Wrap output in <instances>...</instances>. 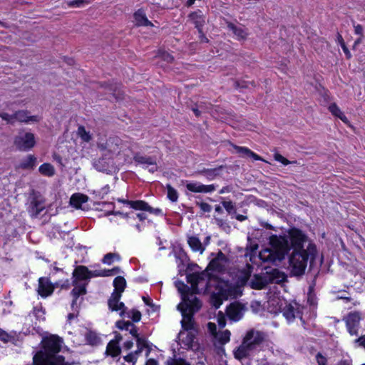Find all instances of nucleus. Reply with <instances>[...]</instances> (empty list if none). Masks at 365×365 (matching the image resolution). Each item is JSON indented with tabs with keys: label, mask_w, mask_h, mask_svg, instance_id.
I'll list each match as a JSON object with an SVG mask.
<instances>
[{
	"label": "nucleus",
	"mask_w": 365,
	"mask_h": 365,
	"mask_svg": "<svg viewBox=\"0 0 365 365\" xmlns=\"http://www.w3.org/2000/svg\"><path fill=\"white\" fill-rule=\"evenodd\" d=\"M116 327L121 330H128L130 326H133V322H130L129 321L125 322V321H118L115 324Z\"/></svg>",
	"instance_id": "nucleus-47"
},
{
	"label": "nucleus",
	"mask_w": 365,
	"mask_h": 365,
	"mask_svg": "<svg viewBox=\"0 0 365 365\" xmlns=\"http://www.w3.org/2000/svg\"><path fill=\"white\" fill-rule=\"evenodd\" d=\"M222 204L228 213L235 212V207L231 201H223Z\"/></svg>",
	"instance_id": "nucleus-50"
},
{
	"label": "nucleus",
	"mask_w": 365,
	"mask_h": 365,
	"mask_svg": "<svg viewBox=\"0 0 365 365\" xmlns=\"http://www.w3.org/2000/svg\"><path fill=\"white\" fill-rule=\"evenodd\" d=\"M53 289L54 287L48 279L43 277H41L38 279V293L39 295L43 297H46L53 293Z\"/></svg>",
	"instance_id": "nucleus-18"
},
{
	"label": "nucleus",
	"mask_w": 365,
	"mask_h": 365,
	"mask_svg": "<svg viewBox=\"0 0 365 365\" xmlns=\"http://www.w3.org/2000/svg\"><path fill=\"white\" fill-rule=\"evenodd\" d=\"M142 299L146 305L150 307H155V304L152 302L151 299L148 297L143 296Z\"/></svg>",
	"instance_id": "nucleus-60"
},
{
	"label": "nucleus",
	"mask_w": 365,
	"mask_h": 365,
	"mask_svg": "<svg viewBox=\"0 0 365 365\" xmlns=\"http://www.w3.org/2000/svg\"><path fill=\"white\" fill-rule=\"evenodd\" d=\"M129 205L132 208L135 210L153 212V207H151L147 202L142 200L130 201Z\"/></svg>",
	"instance_id": "nucleus-32"
},
{
	"label": "nucleus",
	"mask_w": 365,
	"mask_h": 365,
	"mask_svg": "<svg viewBox=\"0 0 365 365\" xmlns=\"http://www.w3.org/2000/svg\"><path fill=\"white\" fill-rule=\"evenodd\" d=\"M88 4L87 0H73L67 2L70 7H82Z\"/></svg>",
	"instance_id": "nucleus-43"
},
{
	"label": "nucleus",
	"mask_w": 365,
	"mask_h": 365,
	"mask_svg": "<svg viewBox=\"0 0 365 365\" xmlns=\"http://www.w3.org/2000/svg\"><path fill=\"white\" fill-rule=\"evenodd\" d=\"M202 304L197 297H193L191 302H181L178 305V309L180 311L182 316L181 324L184 330L193 329V315L200 310Z\"/></svg>",
	"instance_id": "nucleus-6"
},
{
	"label": "nucleus",
	"mask_w": 365,
	"mask_h": 365,
	"mask_svg": "<svg viewBox=\"0 0 365 365\" xmlns=\"http://www.w3.org/2000/svg\"><path fill=\"white\" fill-rule=\"evenodd\" d=\"M38 170L41 174L45 176L51 177L55 174V169L53 166L50 163L42 164L39 167Z\"/></svg>",
	"instance_id": "nucleus-35"
},
{
	"label": "nucleus",
	"mask_w": 365,
	"mask_h": 365,
	"mask_svg": "<svg viewBox=\"0 0 365 365\" xmlns=\"http://www.w3.org/2000/svg\"><path fill=\"white\" fill-rule=\"evenodd\" d=\"M135 353H130L127 356H124V360L127 363L124 365H135L136 361V358L135 356Z\"/></svg>",
	"instance_id": "nucleus-49"
},
{
	"label": "nucleus",
	"mask_w": 365,
	"mask_h": 365,
	"mask_svg": "<svg viewBox=\"0 0 365 365\" xmlns=\"http://www.w3.org/2000/svg\"><path fill=\"white\" fill-rule=\"evenodd\" d=\"M134 19L137 26H153V24L146 17L145 11L140 9L134 13Z\"/></svg>",
	"instance_id": "nucleus-23"
},
{
	"label": "nucleus",
	"mask_w": 365,
	"mask_h": 365,
	"mask_svg": "<svg viewBox=\"0 0 365 365\" xmlns=\"http://www.w3.org/2000/svg\"><path fill=\"white\" fill-rule=\"evenodd\" d=\"M264 338L265 334L262 331L255 329L248 331L242 344L234 352L235 357L239 360L248 357L250 353L264 341Z\"/></svg>",
	"instance_id": "nucleus-4"
},
{
	"label": "nucleus",
	"mask_w": 365,
	"mask_h": 365,
	"mask_svg": "<svg viewBox=\"0 0 365 365\" xmlns=\"http://www.w3.org/2000/svg\"><path fill=\"white\" fill-rule=\"evenodd\" d=\"M283 315L289 321H293L295 318L302 319V312L300 307L297 303L289 304L283 309Z\"/></svg>",
	"instance_id": "nucleus-15"
},
{
	"label": "nucleus",
	"mask_w": 365,
	"mask_h": 365,
	"mask_svg": "<svg viewBox=\"0 0 365 365\" xmlns=\"http://www.w3.org/2000/svg\"><path fill=\"white\" fill-rule=\"evenodd\" d=\"M188 244L191 249L195 252H200L202 254L205 250V247L201 243L198 237L192 236L188 238Z\"/></svg>",
	"instance_id": "nucleus-28"
},
{
	"label": "nucleus",
	"mask_w": 365,
	"mask_h": 365,
	"mask_svg": "<svg viewBox=\"0 0 365 365\" xmlns=\"http://www.w3.org/2000/svg\"><path fill=\"white\" fill-rule=\"evenodd\" d=\"M257 248H258L257 244H254V245L250 244V247H248V246L247 247V250H250L251 254L255 253Z\"/></svg>",
	"instance_id": "nucleus-63"
},
{
	"label": "nucleus",
	"mask_w": 365,
	"mask_h": 365,
	"mask_svg": "<svg viewBox=\"0 0 365 365\" xmlns=\"http://www.w3.org/2000/svg\"><path fill=\"white\" fill-rule=\"evenodd\" d=\"M264 272L254 274L249 286L254 289H262L269 284H280L286 280L287 276L277 269H265Z\"/></svg>",
	"instance_id": "nucleus-3"
},
{
	"label": "nucleus",
	"mask_w": 365,
	"mask_h": 365,
	"mask_svg": "<svg viewBox=\"0 0 365 365\" xmlns=\"http://www.w3.org/2000/svg\"><path fill=\"white\" fill-rule=\"evenodd\" d=\"M114 258L119 259V255L115 253H108L103 257L102 262L104 264H111Z\"/></svg>",
	"instance_id": "nucleus-44"
},
{
	"label": "nucleus",
	"mask_w": 365,
	"mask_h": 365,
	"mask_svg": "<svg viewBox=\"0 0 365 365\" xmlns=\"http://www.w3.org/2000/svg\"><path fill=\"white\" fill-rule=\"evenodd\" d=\"M187 281L191 284L193 294L198 293V287L207 289L214 287L210 295V304L216 309L219 308L224 300L230 296H236L240 293L239 289L232 287L227 281L220 279L215 274L208 273L207 269L201 272H195L187 275Z\"/></svg>",
	"instance_id": "nucleus-1"
},
{
	"label": "nucleus",
	"mask_w": 365,
	"mask_h": 365,
	"mask_svg": "<svg viewBox=\"0 0 365 365\" xmlns=\"http://www.w3.org/2000/svg\"><path fill=\"white\" fill-rule=\"evenodd\" d=\"M361 320V314L359 312L349 313L346 317V324L351 335H357V328Z\"/></svg>",
	"instance_id": "nucleus-13"
},
{
	"label": "nucleus",
	"mask_w": 365,
	"mask_h": 365,
	"mask_svg": "<svg viewBox=\"0 0 365 365\" xmlns=\"http://www.w3.org/2000/svg\"><path fill=\"white\" fill-rule=\"evenodd\" d=\"M207 328L210 334L215 337V335L218 333L217 332V326L215 323L209 322L207 324Z\"/></svg>",
	"instance_id": "nucleus-54"
},
{
	"label": "nucleus",
	"mask_w": 365,
	"mask_h": 365,
	"mask_svg": "<svg viewBox=\"0 0 365 365\" xmlns=\"http://www.w3.org/2000/svg\"><path fill=\"white\" fill-rule=\"evenodd\" d=\"M274 160L282 163L283 165H287L291 163L289 160L283 157L282 155L279 153H276L274 155Z\"/></svg>",
	"instance_id": "nucleus-52"
},
{
	"label": "nucleus",
	"mask_w": 365,
	"mask_h": 365,
	"mask_svg": "<svg viewBox=\"0 0 365 365\" xmlns=\"http://www.w3.org/2000/svg\"><path fill=\"white\" fill-rule=\"evenodd\" d=\"M90 270L86 266H77L73 272V285H76L79 281L88 280L91 279Z\"/></svg>",
	"instance_id": "nucleus-17"
},
{
	"label": "nucleus",
	"mask_w": 365,
	"mask_h": 365,
	"mask_svg": "<svg viewBox=\"0 0 365 365\" xmlns=\"http://www.w3.org/2000/svg\"><path fill=\"white\" fill-rule=\"evenodd\" d=\"M197 205L203 212H209L211 211L212 207L207 202H197Z\"/></svg>",
	"instance_id": "nucleus-53"
},
{
	"label": "nucleus",
	"mask_w": 365,
	"mask_h": 365,
	"mask_svg": "<svg viewBox=\"0 0 365 365\" xmlns=\"http://www.w3.org/2000/svg\"><path fill=\"white\" fill-rule=\"evenodd\" d=\"M78 135L84 142H89L91 140V135L87 132L84 126L81 125L78 128Z\"/></svg>",
	"instance_id": "nucleus-39"
},
{
	"label": "nucleus",
	"mask_w": 365,
	"mask_h": 365,
	"mask_svg": "<svg viewBox=\"0 0 365 365\" xmlns=\"http://www.w3.org/2000/svg\"><path fill=\"white\" fill-rule=\"evenodd\" d=\"M0 118L2 120L6 121L7 123H9L11 125L15 123L14 114L9 115L7 113L0 112Z\"/></svg>",
	"instance_id": "nucleus-45"
},
{
	"label": "nucleus",
	"mask_w": 365,
	"mask_h": 365,
	"mask_svg": "<svg viewBox=\"0 0 365 365\" xmlns=\"http://www.w3.org/2000/svg\"><path fill=\"white\" fill-rule=\"evenodd\" d=\"M129 331H130V334L133 336L136 339H138V337H140L138 334V329L137 327L134 325V324L133 323V326H130V328H129Z\"/></svg>",
	"instance_id": "nucleus-57"
},
{
	"label": "nucleus",
	"mask_w": 365,
	"mask_h": 365,
	"mask_svg": "<svg viewBox=\"0 0 365 365\" xmlns=\"http://www.w3.org/2000/svg\"><path fill=\"white\" fill-rule=\"evenodd\" d=\"M133 159L136 163H138L140 164H148V165H155V164H156L153 158L143 156L139 153L135 154L133 157Z\"/></svg>",
	"instance_id": "nucleus-33"
},
{
	"label": "nucleus",
	"mask_w": 365,
	"mask_h": 365,
	"mask_svg": "<svg viewBox=\"0 0 365 365\" xmlns=\"http://www.w3.org/2000/svg\"><path fill=\"white\" fill-rule=\"evenodd\" d=\"M119 87L117 85H115L114 86L110 85L109 86V90L113 91V95L115 96V98L119 100L123 98V93H120V91H118Z\"/></svg>",
	"instance_id": "nucleus-51"
},
{
	"label": "nucleus",
	"mask_w": 365,
	"mask_h": 365,
	"mask_svg": "<svg viewBox=\"0 0 365 365\" xmlns=\"http://www.w3.org/2000/svg\"><path fill=\"white\" fill-rule=\"evenodd\" d=\"M187 107H189L192 110L196 117H200L202 112L205 110L203 103H191L190 105H187Z\"/></svg>",
	"instance_id": "nucleus-37"
},
{
	"label": "nucleus",
	"mask_w": 365,
	"mask_h": 365,
	"mask_svg": "<svg viewBox=\"0 0 365 365\" xmlns=\"http://www.w3.org/2000/svg\"><path fill=\"white\" fill-rule=\"evenodd\" d=\"M14 144L19 150H29L36 144L34 135L31 133H19L14 138Z\"/></svg>",
	"instance_id": "nucleus-9"
},
{
	"label": "nucleus",
	"mask_w": 365,
	"mask_h": 365,
	"mask_svg": "<svg viewBox=\"0 0 365 365\" xmlns=\"http://www.w3.org/2000/svg\"><path fill=\"white\" fill-rule=\"evenodd\" d=\"M136 342H137L138 349L134 352L135 354L138 355L143 351L144 348H148V342L145 338L138 337V339H136Z\"/></svg>",
	"instance_id": "nucleus-40"
},
{
	"label": "nucleus",
	"mask_w": 365,
	"mask_h": 365,
	"mask_svg": "<svg viewBox=\"0 0 365 365\" xmlns=\"http://www.w3.org/2000/svg\"><path fill=\"white\" fill-rule=\"evenodd\" d=\"M253 270V267L251 264H247L246 267L242 269L237 277L236 284H230L233 287H237L239 289L240 293L237 294L236 296H230L229 298H237L239 296H241L242 294V287L246 285L247 283L249 284L250 278L251 277V274Z\"/></svg>",
	"instance_id": "nucleus-10"
},
{
	"label": "nucleus",
	"mask_w": 365,
	"mask_h": 365,
	"mask_svg": "<svg viewBox=\"0 0 365 365\" xmlns=\"http://www.w3.org/2000/svg\"><path fill=\"white\" fill-rule=\"evenodd\" d=\"M88 197L81 193H75L70 198V204L76 209H83L82 204L88 201Z\"/></svg>",
	"instance_id": "nucleus-24"
},
{
	"label": "nucleus",
	"mask_w": 365,
	"mask_h": 365,
	"mask_svg": "<svg viewBox=\"0 0 365 365\" xmlns=\"http://www.w3.org/2000/svg\"><path fill=\"white\" fill-rule=\"evenodd\" d=\"M355 342L358 343L359 346H364L365 348V335L356 339Z\"/></svg>",
	"instance_id": "nucleus-61"
},
{
	"label": "nucleus",
	"mask_w": 365,
	"mask_h": 365,
	"mask_svg": "<svg viewBox=\"0 0 365 365\" xmlns=\"http://www.w3.org/2000/svg\"><path fill=\"white\" fill-rule=\"evenodd\" d=\"M329 110L334 116L340 118L344 123H349L348 118L345 116L344 113L340 110L335 103H331L329 106Z\"/></svg>",
	"instance_id": "nucleus-30"
},
{
	"label": "nucleus",
	"mask_w": 365,
	"mask_h": 365,
	"mask_svg": "<svg viewBox=\"0 0 365 365\" xmlns=\"http://www.w3.org/2000/svg\"><path fill=\"white\" fill-rule=\"evenodd\" d=\"M226 257L222 251H219L217 256L214 257L209 263L206 269L207 271L221 272L224 269L225 263L226 262Z\"/></svg>",
	"instance_id": "nucleus-14"
},
{
	"label": "nucleus",
	"mask_w": 365,
	"mask_h": 365,
	"mask_svg": "<svg viewBox=\"0 0 365 365\" xmlns=\"http://www.w3.org/2000/svg\"><path fill=\"white\" fill-rule=\"evenodd\" d=\"M175 287H177L178 292L182 295V302H191V301L193 299V297H196L192 294H189L188 292L190 291V288L184 284L181 281H177L175 282Z\"/></svg>",
	"instance_id": "nucleus-22"
},
{
	"label": "nucleus",
	"mask_w": 365,
	"mask_h": 365,
	"mask_svg": "<svg viewBox=\"0 0 365 365\" xmlns=\"http://www.w3.org/2000/svg\"><path fill=\"white\" fill-rule=\"evenodd\" d=\"M168 197L172 201L175 202L178 198V195L175 189L170 185H167Z\"/></svg>",
	"instance_id": "nucleus-42"
},
{
	"label": "nucleus",
	"mask_w": 365,
	"mask_h": 365,
	"mask_svg": "<svg viewBox=\"0 0 365 365\" xmlns=\"http://www.w3.org/2000/svg\"><path fill=\"white\" fill-rule=\"evenodd\" d=\"M93 165L100 172L111 173L114 169L113 158L103 153L101 158L93 161Z\"/></svg>",
	"instance_id": "nucleus-11"
},
{
	"label": "nucleus",
	"mask_w": 365,
	"mask_h": 365,
	"mask_svg": "<svg viewBox=\"0 0 365 365\" xmlns=\"http://www.w3.org/2000/svg\"><path fill=\"white\" fill-rule=\"evenodd\" d=\"M120 353V349L115 341H110L106 349V354L112 356L113 357L117 356Z\"/></svg>",
	"instance_id": "nucleus-34"
},
{
	"label": "nucleus",
	"mask_w": 365,
	"mask_h": 365,
	"mask_svg": "<svg viewBox=\"0 0 365 365\" xmlns=\"http://www.w3.org/2000/svg\"><path fill=\"white\" fill-rule=\"evenodd\" d=\"M230 332L228 330H225L218 332L215 338L219 341L221 344H225L230 341Z\"/></svg>",
	"instance_id": "nucleus-36"
},
{
	"label": "nucleus",
	"mask_w": 365,
	"mask_h": 365,
	"mask_svg": "<svg viewBox=\"0 0 365 365\" xmlns=\"http://www.w3.org/2000/svg\"><path fill=\"white\" fill-rule=\"evenodd\" d=\"M186 188L192 192H211L215 190L214 185H205L198 182H190L186 185Z\"/></svg>",
	"instance_id": "nucleus-20"
},
{
	"label": "nucleus",
	"mask_w": 365,
	"mask_h": 365,
	"mask_svg": "<svg viewBox=\"0 0 365 365\" xmlns=\"http://www.w3.org/2000/svg\"><path fill=\"white\" fill-rule=\"evenodd\" d=\"M217 323L220 328H224L226 324V319L222 314H219L217 317Z\"/></svg>",
	"instance_id": "nucleus-56"
},
{
	"label": "nucleus",
	"mask_w": 365,
	"mask_h": 365,
	"mask_svg": "<svg viewBox=\"0 0 365 365\" xmlns=\"http://www.w3.org/2000/svg\"><path fill=\"white\" fill-rule=\"evenodd\" d=\"M75 287L71 291V294L73 297V299L72 302V307L76 304L77 299L80 295H84L86 294V284H78L77 282L76 285H73Z\"/></svg>",
	"instance_id": "nucleus-26"
},
{
	"label": "nucleus",
	"mask_w": 365,
	"mask_h": 365,
	"mask_svg": "<svg viewBox=\"0 0 365 365\" xmlns=\"http://www.w3.org/2000/svg\"><path fill=\"white\" fill-rule=\"evenodd\" d=\"M86 340L91 345H96L100 342V338L95 332L88 331L86 334Z\"/></svg>",
	"instance_id": "nucleus-38"
},
{
	"label": "nucleus",
	"mask_w": 365,
	"mask_h": 365,
	"mask_svg": "<svg viewBox=\"0 0 365 365\" xmlns=\"http://www.w3.org/2000/svg\"><path fill=\"white\" fill-rule=\"evenodd\" d=\"M44 200L40 196L34 195L30 205V212L32 216H37L45 208Z\"/></svg>",
	"instance_id": "nucleus-21"
},
{
	"label": "nucleus",
	"mask_w": 365,
	"mask_h": 365,
	"mask_svg": "<svg viewBox=\"0 0 365 365\" xmlns=\"http://www.w3.org/2000/svg\"><path fill=\"white\" fill-rule=\"evenodd\" d=\"M9 335L6 331L0 329V340L3 341L4 342H7L9 341Z\"/></svg>",
	"instance_id": "nucleus-58"
},
{
	"label": "nucleus",
	"mask_w": 365,
	"mask_h": 365,
	"mask_svg": "<svg viewBox=\"0 0 365 365\" xmlns=\"http://www.w3.org/2000/svg\"><path fill=\"white\" fill-rule=\"evenodd\" d=\"M316 358L318 365H327V359L321 353H318Z\"/></svg>",
	"instance_id": "nucleus-55"
},
{
	"label": "nucleus",
	"mask_w": 365,
	"mask_h": 365,
	"mask_svg": "<svg viewBox=\"0 0 365 365\" xmlns=\"http://www.w3.org/2000/svg\"><path fill=\"white\" fill-rule=\"evenodd\" d=\"M363 27L361 25H356V26H354V32L357 35H359L360 36L363 37L364 35H363Z\"/></svg>",
	"instance_id": "nucleus-59"
},
{
	"label": "nucleus",
	"mask_w": 365,
	"mask_h": 365,
	"mask_svg": "<svg viewBox=\"0 0 365 365\" xmlns=\"http://www.w3.org/2000/svg\"><path fill=\"white\" fill-rule=\"evenodd\" d=\"M245 309L246 307L243 304L234 302L227 307L226 313L230 319L237 322L242 317Z\"/></svg>",
	"instance_id": "nucleus-12"
},
{
	"label": "nucleus",
	"mask_w": 365,
	"mask_h": 365,
	"mask_svg": "<svg viewBox=\"0 0 365 365\" xmlns=\"http://www.w3.org/2000/svg\"><path fill=\"white\" fill-rule=\"evenodd\" d=\"M29 112L26 110H19L14 113V120L20 123H28L30 121L38 122L39 118L37 115H29Z\"/></svg>",
	"instance_id": "nucleus-19"
},
{
	"label": "nucleus",
	"mask_w": 365,
	"mask_h": 365,
	"mask_svg": "<svg viewBox=\"0 0 365 365\" xmlns=\"http://www.w3.org/2000/svg\"><path fill=\"white\" fill-rule=\"evenodd\" d=\"M155 57L159 58L167 63H172L174 61L173 56L165 51H159Z\"/></svg>",
	"instance_id": "nucleus-41"
},
{
	"label": "nucleus",
	"mask_w": 365,
	"mask_h": 365,
	"mask_svg": "<svg viewBox=\"0 0 365 365\" xmlns=\"http://www.w3.org/2000/svg\"><path fill=\"white\" fill-rule=\"evenodd\" d=\"M168 365H190L185 360L182 359H170L168 360Z\"/></svg>",
	"instance_id": "nucleus-48"
},
{
	"label": "nucleus",
	"mask_w": 365,
	"mask_h": 365,
	"mask_svg": "<svg viewBox=\"0 0 365 365\" xmlns=\"http://www.w3.org/2000/svg\"><path fill=\"white\" fill-rule=\"evenodd\" d=\"M187 21L195 25L199 33H202V27L205 23V17L200 10L189 14Z\"/></svg>",
	"instance_id": "nucleus-16"
},
{
	"label": "nucleus",
	"mask_w": 365,
	"mask_h": 365,
	"mask_svg": "<svg viewBox=\"0 0 365 365\" xmlns=\"http://www.w3.org/2000/svg\"><path fill=\"white\" fill-rule=\"evenodd\" d=\"M91 278L93 277H102V270L90 271Z\"/></svg>",
	"instance_id": "nucleus-62"
},
{
	"label": "nucleus",
	"mask_w": 365,
	"mask_h": 365,
	"mask_svg": "<svg viewBox=\"0 0 365 365\" xmlns=\"http://www.w3.org/2000/svg\"><path fill=\"white\" fill-rule=\"evenodd\" d=\"M223 168V165H220L213 169H203L197 171V173L205 176L208 180H212L219 175V170Z\"/></svg>",
	"instance_id": "nucleus-27"
},
{
	"label": "nucleus",
	"mask_w": 365,
	"mask_h": 365,
	"mask_svg": "<svg viewBox=\"0 0 365 365\" xmlns=\"http://www.w3.org/2000/svg\"><path fill=\"white\" fill-rule=\"evenodd\" d=\"M336 41H337L338 43L340 44L341 46H342V45L345 44V42H344V41L343 39V37H342V36L339 33H337Z\"/></svg>",
	"instance_id": "nucleus-64"
},
{
	"label": "nucleus",
	"mask_w": 365,
	"mask_h": 365,
	"mask_svg": "<svg viewBox=\"0 0 365 365\" xmlns=\"http://www.w3.org/2000/svg\"><path fill=\"white\" fill-rule=\"evenodd\" d=\"M128 317L131 318L133 322H138L141 319V313L138 310L133 309Z\"/></svg>",
	"instance_id": "nucleus-46"
},
{
	"label": "nucleus",
	"mask_w": 365,
	"mask_h": 365,
	"mask_svg": "<svg viewBox=\"0 0 365 365\" xmlns=\"http://www.w3.org/2000/svg\"><path fill=\"white\" fill-rule=\"evenodd\" d=\"M121 140L118 137H110L105 143H98V148L103 152L104 155H108L113 158L120 152Z\"/></svg>",
	"instance_id": "nucleus-8"
},
{
	"label": "nucleus",
	"mask_w": 365,
	"mask_h": 365,
	"mask_svg": "<svg viewBox=\"0 0 365 365\" xmlns=\"http://www.w3.org/2000/svg\"><path fill=\"white\" fill-rule=\"evenodd\" d=\"M291 249L289 258V269L292 276L301 277L310 259V265L317 254L316 246L308 242L307 236L298 229H292L289 232Z\"/></svg>",
	"instance_id": "nucleus-2"
},
{
	"label": "nucleus",
	"mask_w": 365,
	"mask_h": 365,
	"mask_svg": "<svg viewBox=\"0 0 365 365\" xmlns=\"http://www.w3.org/2000/svg\"><path fill=\"white\" fill-rule=\"evenodd\" d=\"M227 27L239 39H245L247 38V33L244 29L237 27L231 22H227Z\"/></svg>",
	"instance_id": "nucleus-29"
},
{
	"label": "nucleus",
	"mask_w": 365,
	"mask_h": 365,
	"mask_svg": "<svg viewBox=\"0 0 365 365\" xmlns=\"http://www.w3.org/2000/svg\"><path fill=\"white\" fill-rule=\"evenodd\" d=\"M36 158L33 155H29L27 158L23 160L19 165V168L27 170L33 169L35 166Z\"/></svg>",
	"instance_id": "nucleus-31"
},
{
	"label": "nucleus",
	"mask_w": 365,
	"mask_h": 365,
	"mask_svg": "<svg viewBox=\"0 0 365 365\" xmlns=\"http://www.w3.org/2000/svg\"><path fill=\"white\" fill-rule=\"evenodd\" d=\"M272 247L264 250L259 253V257L264 262L276 264L284 259L287 254V242L284 239H276V241L272 239Z\"/></svg>",
	"instance_id": "nucleus-5"
},
{
	"label": "nucleus",
	"mask_w": 365,
	"mask_h": 365,
	"mask_svg": "<svg viewBox=\"0 0 365 365\" xmlns=\"http://www.w3.org/2000/svg\"><path fill=\"white\" fill-rule=\"evenodd\" d=\"M233 148L237 151V153L247 155L248 157L252 158L255 160H262L265 161L262 159L259 155H257L251 150L245 147L238 146L234 144H231Z\"/></svg>",
	"instance_id": "nucleus-25"
},
{
	"label": "nucleus",
	"mask_w": 365,
	"mask_h": 365,
	"mask_svg": "<svg viewBox=\"0 0 365 365\" xmlns=\"http://www.w3.org/2000/svg\"><path fill=\"white\" fill-rule=\"evenodd\" d=\"M113 286L115 289L108 299V307L112 311H120V315L123 317L126 307L123 302H120V299L126 286L125 279L121 276L115 277L113 280Z\"/></svg>",
	"instance_id": "nucleus-7"
}]
</instances>
